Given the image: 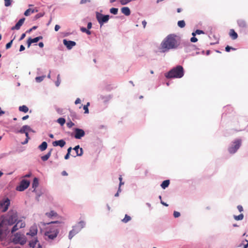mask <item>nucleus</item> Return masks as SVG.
Masks as SVG:
<instances>
[{
	"mask_svg": "<svg viewBox=\"0 0 248 248\" xmlns=\"http://www.w3.org/2000/svg\"><path fill=\"white\" fill-rule=\"evenodd\" d=\"M9 232L7 227L4 226L2 223L0 222V239L2 238V236L3 234L7 235Z\"/></svg>",
	"mask_w": 248,
	"mask_h": 248,
	"instance_id": "14",
	"label": "nucleus"
},
{
	"mask_svg": "<svg viewBox=\"0 0 248 248\" xmlns=\"http://www.w3.org/2000/svg\"><path fill=\"white\" fill-rule=\"evenodd\" d=\"M50 152H48L45 155L42 156L41 157V158L43 161H46L48 159V158L50 157Z\"/></svg>",
	"mask_w": 248,
	"mask_h": 248,
	"instance_id": "34",
	"label": "nucleus"
},
{
	"mask_svg": "<svg viewBox=\"0 0 248 248\" xmlns=\"http://www.w3.org/2000/svg\"><path fill=\"white\" fill-rule=\"evenodd\" d=\"M57 122L61 125V126H62L65 123V122H66V120L64 118H59V119H58V120H57Z\"/></svg>",
	"mask_w": 248,
	"mask_h": 248,
	"instance_id": "36",
	"label": "nucleus"
},
{
	"mask_svg": "<svg viewBox=\"0 0 248 248\" xmlns=\"http://www.w3.org/2000/svg\"><path fill=\"white\" fill-rule=\"evenodd\" d=\"M196 33H197V34L200 35V34H204V32L202 30L198 29V30H196Z\"/></svg>",
	"mask_w": 248,
	"mask_h": 248,
	"instance_id": "58",
	"label": "nucleus"
},
{
	"mask_svg": "<svg viewBox=\"0 0 248 248\" xmlns=\"http://www.w3.org/2000/svg\"><path fill=\"white\" fill-rule=\"evenodd\" d=\"M246 241L247 242L246 244L244 245L243 248H248V240L245 239L244 240H243L242 243L238 246L239 247H241L243 245V243Z\"/></svg>",
	"mask_w": 248,
	"mask_h": 248,
	"instance_id": "47",
	"label": "nucleus"
},
{
	"mask_svg": "<svg viewBox=\"0 0 248 248\" xmlns=\"http://www.w3.org/2000/svg\"><path fill=\"white\" fill-rule=\"evenodd\" d=\"M177 25L180 28H183L186 26L185 21L184 20H179L178 21Z\"/></svg>",
	"mask_w": 248,
	"mask_h": 248,
	"instance_id": "38",
	"label": "nucleus"
},
{
	"mask_svg": "<svg viewBox=\"0 0 248 248\" xmlns=\"http://www.w3.org/2000/svg\"><path fill=\"white\" fill-rule=\"evenodd\" d=\"M63 44L68 50L71 49L73 47L76 45V42L74 41L67 40L65 39L63 40Z\"/></svg>",
	"mask_w": 248,
	"mask_h": 248,
	"instance_id": "12",
	"label": "nucleus"
},
{
	"mask_svg": "<svg viewBox=\"0 0 248 248\" xmlns=\"http://www.w3.org/2000/svg\"><path fill=\"white\" fill-rule=\"evenodd\" d=\"M90 105V103L88 102L86 105H84L83 107V109L84 110V113L86 114L89 113V109L88 107Z\"/></svg>",
	"mask_w": 248,
	"mask_h": 248,
	"instance_id": "45",
	"label": "nucleus"
},
{
	"mask_svg": "<svg viewBox=\"0 0 248 248\" xmlns=\"http://www.w3.org/2000/svg\"><path fill=\"white\" fill-rule=\"evenodd\" d=\"M13 242L14 244H20L21 245H23L26 243V240L24 239H21V235L19 232H16L14 234V237L13 239Z\"/></svg>",
	"mask_w": 248,
	"mask_h": 248,
	"instance_id": "10",
	"label": "nucleus"
},
{
	"mask_svg": "<svg viewBox=\"0 0 248 248\" xmlns=\"http://www.w3.org/2000/svg\"><path fill=\"white\" fill-rule=\"evenodd\" d=\"M44 226H46V225H49L48 227L46 228L47 230L46 231V232H49L55 233L56 231H59L58 226H56L53 225L54 224H60L61 222L59 221H51L49 222H41Z\"/></svg>",
	"mask_w": 248,
	"mask_h": 248,
	"instance_id": "6",
	"label": "nucleus"
},
{
	"mask_svg": "<svg viewBox=\"0 0 248 248\" xmlns=\"http://www.w3.org/2000/svg\"><path fill=\"white\" fill-rule=\"evenodd\" d=\"M173 216L175 218H177L180 216V213L179 212L174 211L173 212Z\"/></svg>",
	"mask_w": 248,
	"mask_h": 248,
	"instance_id": "55",
	"label": "nucleus"
},
{
	"mask_svg": "<svg viewBox=\"0 0 248 248\" xmlns=\"http://www.w3.org/2000/svg\"><path fill=\"white\" fill-rule=\"evenodd\" d=\"M190 41L192 43H196L198 41V39L196 37H192L190 38Z\"/></svg>",
	"mask_w": 248,
	"mask_h": 248,
	"instance_id": "59",
	"label": "nucleus"
},
{
	"mask_svg": "<svg viewBox=\"0 0 248 248\" xmlns=\"http://www.w3.org/2000/svg\"><path fill=\"white\" fill-rule=\"evenodd\" d=\"M46 76L45 75H43L41 76L36 77L35 78V81L37 83H40L44 79V78H46Z\"/></svg>",
	"mask_w": 248,
	"mask_h": 248,
	"instance_id": "33",
	"label": "nucleus"
},
{
	"mask_svg": "<svg viewBox=\"0 0 248 248\" xmlns=\"http://www.w3.org/2000/svg\"><path fill=\"white\" fill-rule=\"evenodd\" d=\"M231 50H236V48H234V47H232V46H230L228 45H227L226 47H225V51L227 52H229L231 51Z\"/></svg>",
	"mask_w": 248,
	"mask_h": 248,
	"instance_id": "48",
	"label": "nucleus"
},
{
	"mask_svg": "<svg viewBox=\"0 0 248 248\" xmlns=\"http://www.w3.org/2000/svg\"><path fill=\"white\" fill-rule=\"evenodd\" d=\"M73 132L71 133V136L77 140H80L85 135V132L82 129L76 127L73 128Z\"/></svg>",
	"mask_w": 248,
	"mask_h": 248,
	"instance_id": "7",
	"label": "nucleus"
},
{
	"mask_svg": "<svg viewBox=\"0 0 248 248\" xmlns=\"http://www.w3.org/2000/svg\"><path fill=\"white\" fill-rule=\"evenodd\" d=\"M37 232L38 230L36 226H33L31 227L30 231L27 233V235L33 237L37 234Z\"/></svg>",
	"mask_w": 248,
	"mask_h": 248,
	"instance_id": "19",
	"label": "nucleus"
},
{
	"mask_svg": "<svg viewBox=\"0 0 248 248\" xmlns=\"http://www.w3.org/2000/svg\"><path fill=\"white\" fill-rule=\"evenodd\" d=\"M121 11L125 16H129L131 14V11L128 7H123L121 9Z\"/></svg>",
	"mask_w": 248,
	"mask_h": 248,
	"instance_id": "24",
	"label": "nucleus"
},
{
	"mask_svg": "<svg viewBox=\"0 0 248 248\" xmlns=\"http://www.w3.org/2000/svg\"><path fill=\"white\" fill-rule=\"evenodd\" d=\"M170 184V180H166L162 182V183L160 185V186L162 189H165L169 186Z\"/></svg>",
	"mask_w": 248,
	"mask_h": 248,
	"instance_id": "30",
	"label": "nucleus"
},
{
	"mask_svg": "<svg viewBox=\"0 0 248 248\" xmlns=\"http://www.w3.org/2000/svg\"><path fill=\"white\" fill-rule=\"evenodd\" d=\"M242 145V140L240 139H236L231 142L228 148V152L231 154H235Z\"/></svg>",
	"mask_w": 248,
	"mask_h": 248,
	"instance_id": "5",
	"label": "nucleus"
},
{
	"mask_svg": "<svg viewBox=\"0 0 248 248\" xmlns=\"http://www.w3.org/2000/svg\"><path fill=\"white\" fill-rule=\"evenodd\" d=\"M177 36L175 34L167 35L161 43V52H166L170 49H176L180 45L176 40Z\"/></svg>",
	"mask_w": 248,
	"mask_h": 248,
	"instance_id": "1",
	"label": "nucleus"
},
{
	"mask_svg": "<svg viewBox=\"0 0 248 248\" xmlns=\"http://www.w3.org/2000/svg\"><path fill=\"white\" fill-rule=\"evenodd\" d=\"M95 16L100 27H101L104 24L108 23L110 18L113 17V16H110L109 15H104L99 13V12H95Z\"/></svg>",
	"mask_w": 248,
	"mask_h": 248,
	"instance_id": "4",
	"label": "nucleus"
},
{
	"mask_svg": "<svg viewBox=\"0 0 248 248\" xmlns=\"http://www.w3.org/2000/svg\"><path fill=\"white\" fill-rule=\"evenodd\" d=\"M25 226V223H21V224H20L18 228H16V225H14L11 229V233H13L15 232H16L17 230H18L19 229L24 228Z\"/></svg>",
	"mask_w": 248,
	"mask_h": 248,
	"instance_id": "29",
	"label": "nucleus"
},
{
	"mask_svg": "<svg viewBox=\"0 0 248 248\" xmlns=\"http://www.w3.org/2000/svg\"><path fill=\"white\" fill-rule=\"evenodd\" d=\"M59 232V231H56L55 233L49 232L46 231L44 234L45 236H47L49 239L53 240L57 236Z\"/></svg>",
	"mask_w": 248,
	"mask_h": 248,
	"instance_id": "18",
	"label": "nucleus"
},
{
	"mask_svg": "<svg viewBox=\"0 0 248 248\" xmlns=\"http://www.w3.org/2000/svg\"><path fill=\"white\" fill-rule=\"evenodd\" d=\"M19 110L24 113H26L29 111V108L26 105H22L19 107Z\"/></svg>",
	"mask_w": 248,
	"mask_h": 248,
	"instance_id": "31",
	"label": "nucleus"
},
{
	"mask_svg": "<svg viewBox=\"0 0 248 248\" xmlns=\"http://www.w3.org/2000/svg\"><path fill=\"white\" fill-rule=\"evenodd\" d=\"M46 215L48 217H52L56 216L57 215V214L56 212H55L54 211H51L49 213H46Z\"/></svg>",
	"mask_w": 248,
	"mask_h": 248,
	"instance_id": "43",
	"label": "nucleus"
},
{
	"mask_svg": "<svg viewBox=\"0 0 248 248\" xmlns=\"http://www.w3.org/2000/svg\"><path fill=\"white\" fill-rule=\"evenodd\" d=\"M21 223H25L22 220H17V221L15 223L16 224L14 225H16V228H18L20 224H21Z\"/></svg>",
	"mask_w": 248,
	"mask_h": 248,
	"instance_id": "53",
	"label": "nucleus"
},
{
	"mask_svg": "<svg viewBox=\"0 0 248 248\" xmlns=\"http://www.w3.org/2000/svg\"><path fill=\"white\" fill-rule=\"evenodd\" d=\"M18 220L17 213L16 210H10L5 215L0 217V222L4 226H11L15 224Z\"/></svg>",
	"mask_w": 248,
	"mask_h": 248,
	"instance_id": "2",
	"label": "nucleus"
},
{
	"mask_svg": "<svg viewBox=\"0 0 248 248\" xmlns=\"http://www.w3.org/2000/svg\"><path fill=\"white\" fill-rule=\"evenodd\" d=\"M92 28V23L91 22H89L87 23V28L88 29H91Z\"/></svg>",
	"mask_w": 248,
	"mask_h": 248,
	"instance_id": "64",
	"label": "nucleus"
},
{
	"mask_svg": "<svg viewBox=\"0 0 248 248\" xmlns=\"http://www.w3.org/2000/svg\"><path fill=\"white\" fill-rule=\"evenodd\" d=\"M213 37H214V38L217 40V42H213V43H210V45H216V44H218V39L216 37V35H213Z\"/></svg>",
	"mask_w": 248,
	"mask_h": 248,
	"instance_id": "56",
	"label": "nucleus"
},
{
	"mask_svg": "<svg viewBox=\"0 0 248 248\" xmlns=\"http://www.w3.org/2000/svg\"><path fill=\"white\" fill-rule=\"evenodd\" d=\"M30 183L29 180L23 179L20 182L19 185L16 187V190L18 191H23L29 186Z\"/></svg>",
	"mask_w": 248,
	"mask_h": 248,
	"instance_id": "8",
	"label": "nucleus"
},
{
	"mask_svg": "<svg viewBox=\"0 0 248 248\" xmlns=\"http://www.w3.org/2000/svg\"><path fill=\"white\" fill-rule=\"evenodd\" d=\"M25 18L22 17L20 18L14 26L11 28V30H18L24 23Z\"/></svg>",
	"mask_w": 248,
	"mask_h": 248,
	"instance_id": "16",
	"label": "nucleus"
},
{
	"mask_svg": "<svg viewBox=\"0 0 248 248\" xmlns=\"http://www.w3.org/2000/svg\"><path fill=\"white\" fill-rule=\"evenodd\" d=\"M47 143L46 141H43L38 148L41 151H44L47 149Z\"/></svg>",
	"mask_w": 248,
	"mask_h": 248,
	"instance_id": "26",
	"label": "nucleus"
},
{
	"mask_svg": "<svg viewBox=\"0 0 248 248\" xmlns=\"http://www.w3.org/2000/svg\"><path fill=\"white\" fill-rule=\"evenodd\" d=\"M56 111L59 114H62V113L63 109L61 108H57L56 109Z\"/></svg>",
	"mask_w": 248,
	"mask_h": 248,
	"instance_id": "63",
	"label": "nucleus"
},
{
	"mask_svg": "<svg viewBox=\"0 0 248 248\" xmlns=\"http://www.w3.org/2000/svg\"><path fill=\"white\" fill-rule=\"evenodd\" d=\"M32 43H33L31 40V38L29 37L27 41V44L28 47L29 48L31 46V44H32Z\"/></svg>",
	"mask_w": 248,
	"mask_h": 248,
	"instance_id": "49",
	"label": "nucleus"
},
{
	"mask_svg": "<svg viewBox=\"0 0 248 248\" xmlns=\"http://www.w3.org/2000/svg\"><path fill=\"white\" fill-rule=\"evenodd\" d=\"M45 15V13H39L37 14H36L33 17V20H36L38 19V18L43 17Z\"/></svg>",
	"mask_w": 248,
	"mask_h": 248,
	"instance_id": "40",
	"label": "nucleus"
},
{
	"mask_svg": "<svg viewBox=\"0 0 248 248\" xmlns=\"http://www.w3.org/2000/svg\"><path fill=\"white\" fill-rule=\"evenodd\" d=\"M109 12L114 15H116L118 14V9L117 8L112 7L109 9Z\"/></svg>",
	"mask_w": 248,
	"mask_h": 248,
	"instance_id": "37",
	"label": "nucleus"
},
{
	"mask_svg": "<svg viewBox=\"0 0 248 248\" xmlns=\"http://www.w3.org/2000/svg\"><path fill=\"white\" fill-rule=\"evenodd\" d=\"M229 35L232 40H235L238 38V34L233 29L230 30Z\"/></svg>",
	"mask_w": 248,
	"mask_h": 248,
	"instance_id": "25",
	"label": "nucleus"
},
{
	"mask_svg": "<svg viewBox=\"0 0 248 248\" xmlns=\"http://www.w3.org/2000/svg\"><path fill=\"white\" fill-rule=\"evenodd\" d=\"M199 50L200 49L198 48L195 45L190 44V43L185 46V51L186 53H190L192 51L195 50Z\"/></svg>",
	"mask_w": 248,
	"mask_h": 248,
	"instance_id": "15",
	"label": "nucleus"
},
{
	"mask_svg": "<svg viewBox=\"0 0 248 248\" xmlns=\"http://www.w3.org/2000/svg\"><path fill=\"white\" fill-rule=\"evenodd\" d=\"M184 69L182 65H178L169 71L165 73V77L168 79L180 78L184 75Z\"/></svg>",
	"mask_w": 248,
	"mask_h": 248,
	"instance_id": "3",
	"label": "nucleus"
},
{
	"mask_svg": "<svg viewBox=\"0 0 248 248\" xmlns=\"http://www.w3.org/2000/svg\"><path fill=\"white\" fill-rule=\"evenodd\" d=\"M38 242V240L37 237L35 238L33 240H31L29 242V246L30 248H34L35 245Z\"/></svg>",
	"mask_w": 248,
	"mask_h": 248,
	"instance_id": "27",
	"label": "nucleus"
},
{
	"mask_svg": "<svg viewBox=\"0 0 248 248\" xmlns=\"http://www.w3.org/2000/svg\"><path fill=\"white\" fill-rule=\"evenodd\" d=\"M31 8H29V9H28L27 10H26L25 11V12H24V15L25 16H30V13L31 12Z\"/></svg>",
	"mask_w": 248,
	"mask_h": 248,
	"instance_id": "54",
	"label": "nucleus"
},
{
	"mask_svg": "<svg viewBox=\"0 0 248 248\" xmlns=\"http://www.w3.org/2000/svg\"><path fill=\"white\" fill-rule=\"evenodd\" d=\"M70 115L72 117L73 120L74 121L75 119L78 120L79 119V116L77 114L76 112L71 109H69Z\"/></svg>",
	"mask_w": 248,
	"mask_h": 248,
	"instance_id": "28",
	"label": "nucleus"
},
{
	"mask_svg": "<svg viewBox=\"0 0 248 248\" xmlns=\"http://www.w3.org/2000/svg\"><path fill=\"white\" fill-rule=\"evenodd\" d=\"M73 150L75 151L76 153V155H74V157L77 156H81L83 153V150L82 148H80L79 145H76Z\"/></svg>",
	"mask_w": 248,
	"mask_h": 248,
	"instance_id": "21",
	"label": "nucleus"
},
{
	"mask_svg": "<svg viewBox=\"0 0 248 248\" xmlns=\"http://www.w3.org/2000/svg\"><path fill=\"white\" fill-rule=\"evenodd\" d=\"M36 73H37V74L39 75L42 74L43 73L42 69L40 68H38L37 69Z\"/></svg>",
	"mask_w": 248,
	"mask_h": 248,
	"instance_id": "62",
	"label": "nucleus"
},
{
	"mask_svg": "<svg viewBox=\"0 0 248 248\" xmlns=\"http://www.w3.org/2000/svg\"><path fill=\"white\" fill-rule=\"evenodd\" d=\"M32 129L31 127L28 125H23L20 130L13 131L16 133H20L22 134H25L28 131H32Z\"/></svg>",
	"mask_w": 248,
	"mask_h": 248,
	"instance_id": "13",
	"label": "nucleus"
},
{
	"mask_svg": "<svg viewBox=\"0 0 248 248\" xmlns=\"http://www.w3.org/2000/svg\"><path fill=\"white\" fill-rule=\"evenodd\" d=\"M75 125L74 123L72 121H70L67 123V126L68 128H71L73 126Z\"/></svg>",
	"mask_w": 248,
	"mask_h": 248,
	"instance_id": "57",
	"label": "nucleus"
},
{
	"mask_svg": "<svg viewBox=\"0 0 248 248\" xmlns=\"http://www.w3.org/2000/svg\"><path fill=\"white\" fill-rule=\"evenodd\" d=\"M112 98V95L109 94L108 95H100L99 96V99L103 100L104 103H107Z\"/></svg>",
	"mask_w": 248,
	"mask_h": 248,
	"instance_id": "22",
	"label": "nucleus"
},
{
	"mask_svg": "<svg viewBox=\"0 0 248 248\" xmlns=\"http://www.w3.org/2000/svg\"><path fill=\"white\" fill-rule=\"evenodd\" d=\"M233 217L236 220H241L244 218V215L243 214H240L238 216H234Z\"/></svg>",
	"mask_w": 248,
	"mask_h": 248,
	"instance_id": "41",
	"label": "nucleus"
},
{
	"mask_svg": "<svg viewBox=\"0 0 248 248\" xmlns=\"http://www.w3.org/2000/svg\"><path fill=\"white\" fill-rule=\"evenodd\" d=\"M237 208L240 212H241L243 211V208L241 205H238L237 207Z\"/></svg>",
	"mask_w": 248,
	"mask_h": 248,
	"instance_id": "61",
	"label": "nucleus"
},
{
	"mask_svg": "<svg viewBox=\"0 0 248 248\" xmlns=\"http://www.w3.org/2000/svg\"><path fill=\"white\" fill-rule=\"evenodd\" d=\"M91 2V0H80V4H83L87 2Z\"/></svg>",
	"mask_w": 248,
	"mask_h": 248,
	"instance_id": "60",
	"label": "nucleus"
},
{
	"mask_svg": "<svg viewBox=\"0 0 248 248\" xmlns=\"http://www.w3.org/2000/svg\"><path fill=\"white\" fill-rule=\"evenodd\" d=\"M37 28H38V27H37V26H33L32 28H31V29H30L29 30H27V31H26V33H30L31 31H32L35 30Z\"/></svg>",
	"mask_w": 248,
	"mask_h": 248,
	"instance_id": "51",
	"label": "nucleus"
},
{
	"mask_svg": "<svg viewBox=\"0 0 248 248\" xmlns=\"http://www.w3.org/2000/svg\"><path fill=\"white\" fill-rule=\"evenodd\" d=\"M43 37L42 36H39L34 38H31V40L33 43H37L39 40L43 39Z\"/></svg>",
	"mask_w": 248,
	"mask_h": 248,
	"instance_id": "42",
	"label": "nucleus"
},
{
	"mask_svg": "<svg viewBox=\"0 0 248 248\" xmlns=\"http://www.w3.org/2000/svg\"><path fill=\"white\" fill-rule=\"evenodd\" d=\"M4 0V5L6 7H9L11 6L12 0Z\"/></svg>",
	"mask_w": 248,
	"mask_h": 248,
	"instance_id": "50",
	"label": "nucleus"
},
{
	"mask_svg": "<svg viewBox=\"0 0 248 248\" xmlns=\"http://www.w3.org/2000/svg\"><path fill=\"white\" fill-rule=\"evenodd\" d=\"M10 201L9 198H6L2 199L0 202V208L2 209V212H6L10 205Z\"/></svg>",
	"mask_w": 248,
	"mask_h": 248,
	"instance_id": "9",
	"label": "nucleus"
},
{
	"mask_svg": "<svg viewBox=\"0 0 248 248\" xmlns=\"http://www.w3.org/2000/svg\"><path fill=\"white\" fill-rule=\"evenodd\" d=\"M52 144L54 147L60 146V147L62 148L66 144V142L64 140L61 139L53 141Z\"/></svg>",
	"mask_w": 248,
	"mask_h": 248,
	"instance_id": "17",
	"label": "nucleus"
},
{
	"mask_svg": "<svg viewBox=\"0 0 248 248\" xmlns=\"http://www.w3.org/2000/svg\"><path fill=\"white\" fill-rule=\"evenodd\" d=\"M86 225V223L84 221H80L75 226H73V228L75 229L76 232L78 233L81 230L84 228Z\"/></svg>",
	"mask_w": 248,
	"mask_h": 248,
	"instance_id": "11",
	"label": "nucleus"
},
{
	"mask_svg": "<svg viewBox=\"0 0 248 248\" xmlns=\"http://www.w3.org/2000/svg\"><path fill=\"white\" fill-rule=\"evenodd\" d=\"M131 217L128 215H125L124 217L122 219V221L124 223H127L131 220Z\"/></svg>",
	"mask_w": 248,
	"mask_h": 248,
	"instance_id": "39",
	"label": "nucleus"
},
{
	"mask_svg": "<svg viewBox=\"0 0 248 248\" xmlns=\"http://www.w3.org/2000/svg\"><path fill=\"white\" fill-rule=\"evenodd\" d=\"M238 26L241 28V30H245L247 28L246 22L243 19H238L237 21Z\"/></svg>",
	"mask_w": 248,
	"mask_h": 248,
	"instance_id": "20",
	"label": "nucleus"
},
{
	"mask_svg": "<svg viewBox=\"0 0 248 248\" xmlns=\"http://www.w3.org/2000/svg\"><path fill=\"white\" fill-rule=\"evenodd\" d=\"M39 186V179L37 177H34L32 183V187L33 188V192H36V188Z\"/></svg>",
	"mask_w": 248,
	"mask_h": 248,
	"instance_id": "23",
	"label": "nucleus"
},
{
	"mask_svg": "<svg viewBox=\"0 0 248 248\" xmlns=\"http://www.w3.org/2000/svg\"><path fill=\"white\" fill-rule=\"evenodd\" d=\"M13 39H11V40L9 42L7 43L5 46L6 49H9L11 47V46L13 44Z\"/></svg>",
	"mask_w": 248,
	"mask_h": 248,
	"instance_id": "46",
	"label": "nucleus"
},
{
	"mask_svg": "<svg viewBox=\"0 0 248 248\" xmlns=\"http://www.w3.org/2000/svg\"><path fill=\"white\" fill-rule=\"evenodd\" d=\"M78 232H76L74 229H72L69 232L68 238L71 240Z\"/></svg>",
	"mask_w": 248,
	"mask_h": 248,
	"instance_id": "32",
	"label": "nucleus"
},
{
	"mask_svg": "<svg viewBox=\"0 0 248 248\" xmlns=\"http://www.w3.org/2000/svg\"><path fill=\"white\" fill-rule=\"evenodd\" d=\"M13 153V151H9L8 153H4L0 154V159L6 157Z\"/></svg>",
	"mask_w": 248,
	"mask_h": 248,
	"instance_id": "35",
	"label": "nucleus"
},
{
	"mask_svg": "<svg viewBox=\"0 0 248 248\" xmlns=\"http://www.w3.org/2000/svg\"><path fill=\"white\" fill-rule=\"evenodd\" d=\"M61 82V78H60V74H58L57 75V80L55 81L56 86H57V87L59 86V85H60Z\"/></svg>",
	"mask_w": 248,
	"mask_h": 248,
	"instance_id": "44",
	"label": "nucleus"
},
{
	"mask_svg": "<svg viewBox=\"0 0 248 248\" xmlns=\"http://www.w3.org/2000/svg\"><path fill=\"white\" fill-rule=\"evenodd\" d=\"M121 5H124L130 2L129 0H120V1Z\"/></svg>",
	"mask_w": 248,
	"mask_h": 248,
	"instance_id": "52",
	"label": "nucleus"
}]
</instances>
